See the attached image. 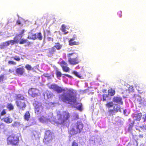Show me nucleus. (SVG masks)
<instances>
[{"instance_id": "obj_22", "label": "nucleus", "mask_w": 146, "mask_h": 146, "mask_svg": "<svg viewBox=\"0 0 146 146\" xmlns=\"http://www.w3.org/2000/svg\"><path fill=\"white\" fill-rule=\"evenodd\" d=\"M29 42V41L28 40L21 38L19 43L21 44H23L25 43H27Z\"/></svg>"}, {"instance_id": "obj_34", "label": "nucleus", "mask_w": 146, "mask_h": 146, "mask_svg": "<svg viewBox=\"0 0 146 146\" xmlns=\"http://www.w3.org/2000/svg\"><path fill=\"white\" fill-rule=\"evenodd\" d=\"M7 108L9 109L10 110H13V105L11 104H8L7 106Z\"/></svg>"}, {"instance_id": "obj_31", "label": "nucleus", "mask_w": 146, "mask_h": 146, "mask_svg": "<svg viewBox=\"0 0 146 146\" xmlns=\"http://www.w3.org/2000/svg\"><path fill=\"white\" fill-rule=\"evenodd\" d=\"M25 68L29 70H31L33 69V68H32L31 65L29 64H27L25 66Z\"/></svg>"}, {"instance_id": "obj_53", "label": "nucleus", "mask_w": 146, "mask_h": 146, "mask_svg": "<svg viewBox=\"0 0 146 146\" xmlns=\"http://www.w3.org/2000/svg\"><path fill=\"white\" fill-rule=\"evenodd\" d=\"M139 137L141 138H142L143 137V135L142 134L139 135Z\"/></svg>"}, {"instance_id": "obj_7", "label": "nucleus", "mask_w": 146, "mask_h": 146, "mask_svg": "<svg viewBox=\"0 0 146 146\" xmlns=\"http://www.w3.org/2000/svg\"><path fill=\"white\" fill-rule=\"evenodd\" d=\"M19 139L18 137L16 135L10 136L7 139L8 145H16L19 143Z\"/></svg>"}, {"instance_id": "obj_40", "label": "nucleus", "mask_w": 146, "mask_h": 146, "mask_svg": "<svg viewBox=\"0 0 146 146\" xmlns=\"http://www.w3.org/2000/svg\"><path fill=\"white\" fill-rule=\"evenodd\" d=\"M4 78V75L1 74L0 75V83L3 81Z\"/></svg>"}, {"instance_id": "obj_12", "label": "nucleus", "mask_w": 146, "mask_h": 146, "mask_svg": "<svg viewBox=\"0 0 146 146\" xmlns=\"http://www.w3.org/2000/svg\"><path fill=\"white\" fill-rule=\"evenodd\" d=\"M28 93L32 97H35L38 95L39 91L36 89L31 88L29 90Z\"/></svg>"}, {"instance_id": "obj_2", "label": "nucleus", "mask_w": 146, "mask_h": 146, "mask_svg": "<svg viewBox=\"0 0 146 146\" xmlns=\"http://www.w3.org/2000/svg\"><path fill=\"white\" fill-rule=\"evenodd\" d=\"M60 99L63 102L70 104H74V107L80 111H82V104L77 103L76 91L73 89L67 90L60 95Z\"/></svg>"}, {"instance_id": "obj_52", "label": "nucleus", "mask_w": 146, "mask_h": 146, "mask_svg": "<svg viewBox=\"0 0 146 146\" xmlns=\"http://www.w3.org/2000/svg\"><path fill=\"white\" fill-rule=\"evenodd\" d=\"M14 72V70L13 69H9V72L10 73H12Z\"/></svg>"}, {"instance_id": "obj_14", "label": "nucleus", "mask_w": 146, "mask_h": 146, "mask_svg": "<svg viewBox=\"0 0 146 146\" xmlns=\"http://www.w3.org/2000/svg\"><path fill=\"white\" fill-rule=\"evenodd\" d=\"M142 113H139L137 114H134L133 115V118L134 120L139 121L141 119Z\"/></svg>"}, {"instance_id": "obj_54", "label": "nucleus", "mask_w": 146, "mask_h": 146, "mask_svg": "<svg viewBox=\"0 0 146 146\" xmlns=\"http://www.w3.org/2000/svg\"><path fill=\"white\" fill-rule=\"evenodd\" d=\"M45 35H46L45 33V32H44V40L45 39V38H46Z\"/></svg>"}, {"instance_id": "obj_29", "label": "nucleus", "mask_w": 146, "mask_h": 146, "mask_svg": "<svg viewBox=\"0 0 146 146\" xmlns=\"http://www.w3.org/2000/svg\"><path fill=\"white\" fill-rule=\"evenodd\" d=\"M73 39H71L69 41V44L71 46H72L74 45H76V42L75 41L73 42Z\"/></svg>"}, {"instance_id": "obj_24", "label": "nucleus", "mask_w": 146, "mask_h": 146, "mask_svg": "<svg viewBox=\"0 0 146 146\" xmlns=\"http://www.w3.org/2000/svg\"><path fill=\"white\" fill-rule=\"evenodd\" d=\"M62 47V46L59 43H57L55 44V45L53 47H54L55 48H56L58 50L61 49Z\"/></svg>"}, {"instance_id": "obj_19", "label": "nucleus", "mask_w": 146, "mask_h": 146, "mask_svg": "<svg viewBox=\"0 0 146 146\" xmlns=\"http://www.w3.org/2000/svg\"><path fill=\"white\" fill-rule=\"evenodd\" d=\"M63 70L65 72H68L69 70V68L66 66V63L65 62L63 63L61 65Z\"/></svg>"}, {"instance_id": "obj_11", "label": "nucleus", "mask_w": 146, "mask_h": 146, "mask_svg": "<svg viewBox=\"0 0 146 146\" xmlns=\"http://www.w3.org/2000/svg\"><path fill=\"white\" fill-rule=\"evenodd\" d=\"M49 87L50 88L56 91L58 93H60L63 91L64 90L61 87L55 84H52Z\"/></svg>"}, {"instance_id": "obj_46", "label": "nucleus", "mask_w": 146, "mask_h": 146, "mask_svg": "<svg viewBox=\"0 0 146 146\" xmlns=\"http://www.w3.org/2000/svg\"><path fill=\"white\" fill-rule=\"evenodd\" d=\"M25 31L24 30H22L21 31L19 35H23V34L24 33Z\"/></svg>"}, {"instance_id": "obj_50", "label": "nucleus", "mask_w": 146, "mask_h": 146, "mask_svg": "<svg viewBox=\"0 0 146 146\" xmlns=\"http://www.w3.org/2000/svg\"><path fill=\"white\" fill-rule=\"evenodd\" d=\"M4 47H5L4 46H3V44L0 45V48H1V49H3L4 48Z\"/></svg>"}, {"instance_id": "obj_27", "label": "nucleus", "mask_w": 146, "mask_h": 146, "mask_svg": "<svg viewBox=\"0 0 146 146\" xmlns=\"http://www.w3.org/2000/svg\"><path fill=\"white\" fill-rule=\"evenodd\" d=\"M113 105V104L112 102H108L106 104V107L109 108L112 107Z\"/></svg>"}, {"instance_id": "obj_18", "label": "nucleus", "mask_w": 146, "mask_h": 146, "mask_svg": "<svg viewBox=\"0 0 146 146\" xmlns=\"http://www.w3.org/2000/svg\"><path fill=\"white\" fill-rule=\"evenodd\" d=\"M121 107L119 105V104H115L114 106L113 107V109L116 112L120 111L121 112V110L120 109Z\"/></svg>"}, {"instance_id": "obj_33", "label": "nucleus", "mask_w": 146, "mask_h": 146, "mask_svg": "<svg viewBox=\"0 0 146 146\" xmlns=\"http://www.w3.org/2000/svg\"><path fill=\"white\" fill-rule=\"evenodd\" d=\"M56 75L57 77L58 78L59 77H61L62 74L60 72L57 70L56 72Z\"/></svg>"}, {"instance_id": "obj_44", "label": "nucleus", "mask_w": 146, "mask_h": 146, "mask_svg": "<svg viewBox=\"0 0 146 146\" xmlns=\"http://www.w3.org/2000/svg\"><path fill=\"white\" fill-rule=\"evenodd\" d=\"M140 102L141 104H142L145 105H146V102L145 101H143L142 100H141Z\"/></svg>"}, {"instance_id": "obj_55", "label": "nucleus", "mask_w": 146, "mask_h": 146, "mask_svg": "<svg viewBox=\"0 0 146 146\" xmlns=\"http://www.w3.org/2000/svg\"><path fill=\"white\" fill-rule=\"evenodd\" d=\"M17 23L19 25H20L21 24V23H20V22L19 21H17Z\"/></svg>"}, {"instance_id": "obj_42", "label": "nucleus", "mask_w": 146, "mask_h": 146, "mask_svg": "<svg viewBox=\"0 0 146 146\" xmlns=\"http://www.w3.org/2000/svg\"><path fill=\"white\" fill-rule=\"evenodd\" d=\"M141 128H142V129H143V130H146V125H143L142 126L140 127Z\"/></svg>"}, {"instance_id": "obj_20", "label": "nucleus", "mask_w": 146, "mask_h": 146, "mask_svg": "<svg viewBox=\"0 0 146 146\" xmlns=\"http://www.w3.org/2000/svg\"><path fill=\"white\" fill-rule=\"evenodd\" d=\"M4 121L6 123H11L13 121L12 119L9 117H6L3 119Z\"/></svg>"}, {"instance_id": "obj_30", "label": "nucleus", "mask_w": 146, "mask_h": 146, "mask_svg": "<svg viewBox=\"0 0 146 146\" xmlns=\"http://www.w3.org/2000/svg\"><path fill=\"white\" fill-rule=\"evenodd\" d=\"M72 146H79L78 142L76 141H74L72 143Z\"/></svg>"}, {"instance_id": "obj_13", "label": "nucleus", "mask_w": 146, "mask_h": 146, "mask_svg": "<svg viewBox=\"0 0 146 146\" xmlns=\"http://www.w3.org/2000/svg\"><path fill=\"white\" fill-rule=\"evenodd\" d=\"M44 99L48 101L50 100V99L52 97V94L50 92L47 91L44 92L43 94Z\"/></svg>"}, {"instance_id": "obj_45", "label": "nucleus", "mask_w": 146, "mask_h": 146, "mask_svg": "<svg viewBox=\"0 0 146 146\" xmlns=\"http://www.w3.org/2000/svg\"><path fill=\"white\" fill-rule=\"evenodd\" d=\"M127 111L126 110L124 109L123 110V114L125 115H127L128 114V113H127Z\"/></svg>"}, {"instance_id": "obj_41", "label": "nucleus", "mask_w": 146, "mask_h": 146, "mask_svg": "<svg viewBox=\"0 0 146 146\" xmlns=\"http://www.w3.org/2000/svg\"><path fill=\"white\" fill-rule=\"evenodd\" d=\"M8 64H9L15 65L16 64V63L13 61H9L8 62Z\"/></svg>"}, {"instance_id": "obj_9", "label": "nucleus", "mask_w": 146, "mask_h": 146, "mask_svg": "<svg viewBox=\"0 0 146 146\" xmlns=\"http://www.w3.org/2000/svg\"><path fill=\"white\" fill-rule=\"evenodd\" d=\"M34 105L35 108V113H41L43 109L42 107L41 104L35 102L34 104Z\"/></svg>"}, {"instance_id": "obj_38", "label": "nucleus", "mask_w": 146, "mask_h": 146, "mask_svg": "<svg viewBox=\"0 0 146 146\" xmlns=\"http://www.w3.org/2000/svg\"><path fill=\"white\" fill-rule=\"evenodd\" d=\"M9 42L7 41L3 43L2 44L3 45V46H4L5 47L8 46L9 45Z\"/></svg>"}, {"instance_id": "obj_25", "label": "nucleus", "mask_w": 146, "mask_h": 146, "mask_svg": "<svg viewBox=\"0 0 146 146\" xmlns=\"http://www.w3.org/2000/svg\"><path fill=\"white\" fill-rule=\"evenodd\" d=\"M33 135L35 139L39 138L40 137V133L39 132H38L36 131H34L33 133Z\"/></svg>"}, {"instance_id": "obj_57", "label": "nucleus", "mask_w": 146, "mask_h": 146, "mask_svg": "<svg viewBox=\"0 0 146 146\" xmlns=\"http://www.w3.org/2000/svg\"><path fill=\"white\" fill-rule=\"evenodd\" d=\"M134 122H133V123H132H132H131V124H132H132H133V123H134Z\"/></svg>"}, {"instance_id": "obj_32", "label": "nucleus", "mask_w": 146, "mask_h": 146, "mask_svg": "<svg viewBox=\"0 0 146 146\" xmlns=\"http://www.w3.org/2000/svg\"><path fill=\"white\" fill-rule=\"evenodd\" d=\"M108 97V95L104 94L103 95V101H105L106 100V98Z\"/></svg>"}, {"instance_id": "obj_21", "label": "nucleus", "mask_w": 146, "mask_h": 146, "mask_svg": "<svg viewBox=\"0 0 146 146\" xmlns=\"http://www.w3.org/2000/svg\"><path fill=\"white\" fill-rule=\"evenodd\" d=\"M30 117V114L29 111H27L26 112L24 116V119L27 121H28Z\"/></svg>"}, {"instance_id": "obj_35", "label": "nucleus", "mask_w": 146, "mask_h": 146, "mask_svg": "<svg viewBox=\"0 0 146 146\" xmlns=\"http://www.w3.org/2000/svg\"><path fill=\"white\" fill-rule=\"evenodd\" d=\"M11 58H13L15 60L17 61H19L20 60V57L19 56H15L12 57Z\"/></svg>"}, {"instance_id": "obj_16", "label": "nucleus", "mask_w": 146, "mask_h": 146, "mask_svg": "<svg viewBox=\"0 0 146 146\" xmlns=\"http://www.w3.org/2000/svg\"><path fill=\"white\" fill-rule=\"evenodd\" d=\"M24 71V69L23 67L18 68H17L16 70V73L22 75Z\"/></svg>"}, {"instance_id": "obj_47", "label": "nucleus", "mask_w": 146, "mask_h": 146, "mask_svg": "<svg viewBox=\"0 0 146 146\" xmlns=\"http://www.w3.org/2000/svg\"><path fill=\"white\" fill-rule=\"evenodd\" d=\"M66 31L65 29H62V31L63 32H64V34H66L68 33V32H66Z\"/></svg>"}, {"instance_id": "obj_26", "label": "nucleus", "mask_w": 146, "mask_h": 146, "mask_svg": "<svg viewBox=\"0 0 146 146\" xmlns=\"http://www.w3.org/2000/svg\"><path fill=\"white\" fill-rule=\"evenodd\" d=\"M20 125L21 124L20 123L17 121L14 122L12 124V126L13 127H19Z\"/></svg>"}, {"instance_id": "obj_49", "label": "nucleus", "mask_w": 146, "mask_h": 146, "mask_svg": "<svg viewBox=\"0 0 146 146\" xmlns=\"http://www.w3.org/2000/svg\"><path fill=\"white\" fill-rule=\"evenodd\" d=\"M143 116L144 117H143V118L144 119V121H146V114H145Z\"/></svg>"}, {"instance_id": "obj_48", "label": "nucleus", "mask_w": 146, "mask_h": 146, "mask_svg": "<svg viewBox=\"0 0 146 146\" xmlns=\"http://www.w3.org/2000/svg\"><path fill=\"white\" fill-rule=\"evenodd\" d=\"M64 75L70 78H72V76L68 74H65Z\"/></svg>"}, {"instance_id": "obj_15", "label": "nucleus", "mask_w": 146, "mask_h": 146, "mask_svg": "<svg viewBox=\"0 0 146 146\" xmlns=\"http://www.w3.org/2000/svg\"><path fill=\"white\" fill-rule=\"evenodd\" d=\"M48 56L51 57L56 51V49L54 47L49 48L48 50Z\"/></svg>"}, {"instance_id": "obj_4", "label": "nucleus", "mask_w": 146, "mask_h": 146, "mask_svg": "<svg viewBox=\"0 0 146 146\" xmlns=\"http://www.w3.org/2000/svg\"><path fill=\"white\" fill-rule=\"evenodd\" d=\"M69 51H72V52L69 53L68 54V57L69 58V62L71 64H76L79 62L78 58H77V54L75 53L74 50L71 49H69Z\"/></svg>"}, {"instance_id": "obj_8", "label": "nucleus", "mask_w": 146, "mask_h": 146, "mask_svg": "<svg viewBox=\"0 0 146 146\" xmlns=\"http://www.w3.org/2000/svg\"><path fill=\"white\" fill-rule=\"evenodd\" d=\"M27 38L33 40L38 39L40 40H41L42 39V36L40 32L36 34L30 32L29 33Z\"/></svg>"}, {"instance_id": "obj_36", "label": "nucleus", "mask_w": 146, "mask_h": 146, "mask_svg": "<svg viewBox=\"0 0 146 146\" xmlns=\"http://www.w3.org/2000/svg\"><path fill=\"white\" fill-rule=\"evenodd\" d=\"M72 117H73L74 119H76L78 118V115L77 113L74 114Z\"/></svg>"}, {"instance_id": "obj_43", "label": "nucleus", "mask_w": 146, "mask_h": 146, "mask_svg": "<svg viewBox=\"0 0 146 146\" xmlns=\"http://www.w3.org/2000/svg\"><path fill=\"white\" fill-rule=\"evenodd\" d=\"M6 111L5 110H3L1 113V115H3L6 114Z\"/></svg>"}, {"instance_id": "obj_3", "label": "nucleus", "mask_w": 146, "mask_h": 146, "mask_svg": "<svg viewBox=\"0 0 146 146\" xmlns=\"http://www.w3.org/2000/svg\"><path fill=\"white\" fill-rule=\"evenodd\" d=\"M83 127V123L80 121H78L75 124L72 125L70 128L69 133L71 135L79 133L82 130Z\"/></svg>"}, {"instance_id": "obj_1", "label": "nucleus", "mask_w": 146, "mask_h": 146, "mask_svg": "<svg viewBox=\"0 0 146 146\" xmlns=\"http://www.w3.org/2000/svg\"><path fill=\"white\" fill-rule=\"evenodd\" d=\"M57 119L56 121L52 113H50V116H48L47 119L44 116H42L39 118V120L42 123L49 121L52 124L56 123L57 124L63 125L66 124L68 121V118L70 117V115L68 111H64L62 113H61L60 111H58L57 112Z\"/></svg>"}, {"instance_id": "obj_56", "label": "nucleus", "mask_w": 146, "mask_h": 146, "mask_svg": "<svg viewBox=\"0 0 146 146\" xmlns=\"http://www.w3.org/2000/svg\"><path fill=\"white\" fill-rule=\"evenodd\" d=\"M27 126H25V127L24 128V129H26V128L27 127Z\"/></svg>"}, {"instance_id": "obj_39", "label": "nucleus", "mask_w": 146, "mask_h": 146, "mask_svg": "<svg viewBox=\"0 0 146 146\" xmlns=\"http://www.w3.org/2000/svg\"><path fill=\"white\" fill-rule=\"evenodd\" d=\"M8 41L9 42V44H11V45L13 44L15 42V41L14 39L13 40H10Z\"/></svg>"}, {"instance_id": "obj_5", "label": "nucleus", "mask_w": 146, "mask_h": 146, "mask_svg": "<svg viewBox=\"0 0 146 146\" xmlns=\"http://www.w3.org/2000/svg\"><path fill=\"white\" fill-rule=\"evenodd\" d=\"M17 99L18 100L16 102L17 107L23 110L26 106L25 103L23 100L24 97L21 94H18L17 96Z\"/></svg>"}, {"instance_id": "obj_10", "label": "nucleus", "mask_w": 146, "mask_h": 146, "mask_svg": "<svg viewBox=\"0 0 146 146\" xmlns=\"http://www.w3.org/2000/svg\"><path fill=\"white\" fill-rule=\"evenodd\" d=\"M113 102L119 105H122L123 104L122 97L119 95L114 96L112 99Z\"/></svg>"}, {"instance_id": "obj_51", "label": "nucleus", "mask_w": 146, "mask_h": 146, "mask_svg": "<svg viewBox=\"0 0 146 146\" xmlns=\"http://www.w3.org/2000/svg\"><path fill=\"white\" fill-rule=\"evenodd\" d=\"M62 29H66V26L64 25H62Z\"/></svg>"}, {"instance_id": "obj_6", "label": "nucleus", "mask_w": 146, "mask_h": 146, "mask_svg": "<svg viewBox=\"0 0 146 146\" xmlns=\"http://www.w3.org/2000/svg\"><path fill=\"white\" fill-rule=\"evenodd\" d=\"M53 137V134L50 131H46L45 133L44 138L43 140V142L46 145H50L51 144Z\"/></svg>"}, {"instance_id": "obj_28", "label": "nucleus", "mask_w": 146, "mask_h": 146, "mask_svg": "<svg viewBox=\"0 0 146 146\" xmlns=\"http://www.w3.org/2000/svg\"><path fill=\"white\" fill-rule=\"evenodd\" d=\"M115 111L113 110H109L108 111V113L109 115H113L115 114Z\"/></svg>"}, {"instance_id": "obj_23", "label": "nucleus", "mask_w": 146, "mask_h": 146, "mask_svg": "<svg viewBox=\"0 0 146 146\" xmlns=\"http://www.w3.org/2000/svg\"><path fill=\"white\" fill-rule=\"evenodd\" d=\"M109 95L111 96H113L115 94V91L113 89H110L108 90Z\"/></svg>"}, {"instance_id": "obj_17", "label": "nucleus", "mask_w": 146, "mask_h": 146, "mask_svg": "<svg viewBox=\"0 0 146 146\" xmlns=\"http://www.w3.org/2000/svg\"><path fill=\"white\" fill-rule=\"evenodd\" d=\"M23 35H20L19 34L17 35L14 38V39L15 41V42L18 43L20 41L21 39L22 38Z\"/></svg>"}, {"instance_id": "obj_37", "label": "nucleus", "mask_w": 146, "mask_h": 146, "mask_svg": "<svg viewBox=\"0 0 146 146\" xmlns=\"http://www.w3.org/2000/svg\"><path fill=\"white\" fill-rule=\"evenodd\" d=\"M73 73L76 76H77L79 78H81V76L79 75V73L76 71H74L73 72Z\"/></svg>"}]
</instances>
